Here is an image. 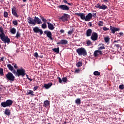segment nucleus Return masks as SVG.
Returning a JSON list of instances; mask_svg holds the SVG:
<instances>
[{
	"label": "nucleus",
	"mask_w": 124,
	"mask_h": 124,
	"mask_svg": "<svg viewBox=\"0 0 124 124\" xmlns=\"http://www.w3.org/2000/svg\"><path fill=\"white\" fill-rule=\"evenodd\" d=\"M0 38L3 42L5 44L7 43V44H9L11 42V39L9 38L8 36H6L4 32L3 29L2 27H0Z\"/></svg>",
	"instance_id": "1"
},
{
	"label": "nucleus",
	"mask_w": 124,
	"mask_h": 124,
	"mask_svg": "<svg viewBox=\"0 0 124 124\" xmlns=\"http://www.w3.org/2000/svg\"><path fill=\"white\" fill-rule=\"evenodd\" d=\"M27 21L29 24H31L33 25H35L36 24H40L43 23L41 19H40L38 17L36 16L34 17V19L30 16L28 17V18H27Z\"/></svg>",
	"instance_id": "2"
},
{
	"label": "nucleus",
	"mask_w": 124,
	"mask_h": 124,
	"mask_svg": "<svg viewBox=\"0 0 124 124\" xmlns=\"http://www.w3.org/2000/svg\"><path fill=\"white\" fill-rule=\"evenodd\" d=\"M13 74L15 75L16 77H19L21 76L22 77H24L27 75L26 73V70L23 68L18 69L16 70H14Z\"/></svg>",
	"instance_id": "3"
},
{
	"label": "nucleus",
	"mask_w": 124,
	"mask_h": 124,
	"mask_svg": "<svg viewBox=\"0 0 124 124\" xmlns=\"http://www.w3.org/2000/svg\"><path fill=\"white\" fill-rule=\"evenodd\" d=\"M76 52L79 56H87L88 54L87 50L84 47H80L78 48L76 50Z\"/></svg>",
	"instance_id": "4"
},
{
	"label": "nucleus",
	"mask_w": 124,
	"mask_h": 124,
	"mask_svg": "<svg viewBox=\"0 0 124 124\" xmlns=\"http://www.w3.org/2000/svg\"><path fill=\"white\" fill-rule=\"evenodd\" d=\"M5 78L11 82L15 81V76L11 72H8L5 76Z\"/></svg>",
	"instance_id": "5"
},
{
	"label": "nucleus",
	"mask_w": 124,
	"mask_h": 124,
	"mask_svg": "<svg viewBox=\"0 0 124 124\" xmlns=\"http://www.w3.org/2000/svg\"><path fill=\"white\" fill-rule=\"evenodd\" d=\"M13 104V101L12 100L8 99L6 101L1 102V106L3 108H6L11 107Z\"/></svg>",
	"instance_id": "6"
},
{
	"label": "nucleus",
	"mask_w": 124,
	"mask_h": 124,
	"mask_svg": "<svg viewBox=\"0 0 124 124\" xmlns=\"http://www.w3.org/2000/svg\"><path fill=\"white\" fill-rule=\"evenodd\" d=\"M91 39H92L93 41L97 40L98 39V34L95 32H93L92 35H91Z\"/></svg>",
	"instance_id": "7"
},
{
	"label": "nucleus",
	"mask_w": 124,
	"mask_h": 124,
	"mask_svg": "<svg viewBox=\"0 0 124 124\" xmlns=\"http://www.w3.org/2000/svg\"><path fill=\"white\" fill-rule=\"evenodd\" d=\"M33 31L34 32H35V33H40V35H42V34H43V31L42 29H40L39 27H34L33 29Z\"/></svg>",
	"instance_id": "8"
},
{
	"label": "nucleus",
	"mask_w": 124,
	"mask_h": 124,
	"mask_svg": "<svg viewBox=\"0 0 124 124\" xmlns=\"http://www.w3.org/2000/svg\"><path fill=\"white\" fill-rule=\"evenodd\" d=\"M45 34H46L47 37L49 38V39H50V40H53V38L52 37V34L50 31H44V35H45Z\"/></svg>",
	"instance_id": "9"
},
{
	"label": "nucleus",
	"mask_w": 124,
	"mask_h": 124,
	"mask_svg": "<svg viewBox=\"0 0 124 124\" xmlns=\"http://www.w3.org/2000/svg\"><path fill=\"white\" fill-rule=\"evenodd\" d=\"M58 8L64 11H68L70 10V7L66 5H59Z\"/></svg>",
	"instance_id": "10"
},
{
	"label": "nucleus",
	"mask_w": 124,
	"mask_h": 124,
	"mask_svg": "<svg viewBox=\"0 0 124 124\" xmlns=\"http://www.w3.org/2000/svg\"><path fill=\"white\" fill-rule=\"evenodd\" d=\"M75 14V15H77L78 16H80L81 19L86 21V16H85V14L76 13Z\"/></svg>",
	"instance_id": "11"
},
{
	"label": "nucleus",
	"mask_w": 124,
	"mask_h": 124,
	"mask_svg": "<svg viewBox=\"0 0 124 124\" xmlns=\"http://www.w3.org/2000/svg\"><path fill=\"white\" fill-rule=\"evenodd\" d=\"M68 41L67 40H62L57 43V45H66L68 44Z\"/></svg>",
	"instance_id": "12"
},
{
	"label": "nucleus",
	"mask_w": 124,
	"mask_h": 124,
	"mask_svg": "<svg viewBox=\"0 0 124 124\" xmlns=\"http://www.w3.org/2000/svg\"><path fill=\"white\" fill-rule=\"evenodd\" d=\"M69 17V15L67 14H64L63 16L60 17L63 21H68V19Z\"/></svg>",
	"instance_id": "13"
},
{
	"label": "nucleus",
	"mask_w": 124,
	"mask_h": 124,
	"mask_svg": "<svg viewBox=\"0 0 124 124\" xmlns=\"http://www.w3.org/2000/svg\"><path fill=\"white\" fill-rule=\"evenodd\" d=\"M93 18V14L90 13L85 16V21H89Z\"/></svg>",
	"instance_id": "14"
},
{
	"label": "nucleus",
	"mask_w": 124,
	"mask_h": 124,
	"mask_svg": "<svg viewBox=\"0 0 124 124\" xmlns=\"http://www.w3.org/2000/svg\"><path fill=\"white\" fill-rule=\"evenodd\" d=\"M110 30L113 34L115 33V31H120V28H116L115 27H112V26H110Z\"/></svg>",
	"instance_id": "15"
},
{
	"label": "nucleus",
	"mask_w": 124,
	"mask_h": 124,
	"mask_svg": "<svg viewBox=\"0 0 124 124\" xmlns=\"http://www.w3.org/2000/svg\"><path fill=\"white\" fill-rule=\"evenodd\" d=\"M87 37H90L93 34V30L91 29H88L85 33Z\"/></svg>",
	"instance_id": "16"
},
{
	"label": "nucleus",
	"mask_w": 124,
	"mask_h": 124,
	"mask_svg": "<svg viewBox=\"0 0 124 124\" xmlns=\"http://www.w3.org/2000/svg\"><path fill=\"white\" fill-rule=\"evenodd\" d=\"M16 8L15 7H13L12 8V14L13 15V16H16V17H18L19 16L17 14V13H16Z\"/></svg>",
	"instance_id": "17"
},
{
	"label": "nucleus",
	"mask_w": 124,
	"mask_h": 124,
	"mask_svg": "<svg viewBox=\"0 0 124 124\" xmlns=\"http://www.w3.org/2000/svg\"><path fill=\"white\" fill-rule=\"evenodd\" d=\"M4 114L9 116L11 114V110L9 108H6L4 111Z\"/></svg>",
	"instance_id": "18"
},
{
	"label": "nucleus",
	"mask_w": 124,
	"mask_h": 124,
	"mask_svg": "<svg viewBox=\"0 0 124 124\" xmlns=\"http://www.w3.org/2000/svg\"><path fill=\"white\" fill-rule=\"evenodd\" d=\"M47 24L48 25V28L49 30H50L51 31H53V30H54L55 27L53 24L50 23V22H47Z\"/></svg>",
	"instance_id": "19"
},
{
	"label": "nucleus",
	"mask_w": 124,
	"mask_h": 124,
	"mask_svg": "<svg viewBox=\"0 0 124 124\" xmlns=\"http://www.w3.org/2000/svg\"><path fill=\"white\" fill-rule=\"evenodd\" d=\"M52 85H53L52 83L45 84L44 85V88H45L46 89H49L52 87Z\"/></svg>",
	"instance_id": "20"
},
{
	"label": "nucleus",
	"mask_w": 124,
	"mask_h": 124,
	"mask_svg": "<svg viewBox=\"0 0 124 124\" xmlns=\"http://www.w3.org/2000/svg\"><path fill=\"white\" fill-rule=\"evenodd\" d=\"M7 67L8 69L12 72V73L14 74V71H16V70L14 68V67L11 64H7Z\"/></svg>",
	"instance_id": "21"
},
{
	"label": "nucleus",
	"mask_w": 124,
	"mask_h": 124,
	"mask_svg": "<svg viewBox=\"0 0 124 124\" xmlns=\"http://www.w3.org/2000/svg\"><path fill=\"white\" fill-rule=\"evenodd\" d=\"M50 105V102L49 100H46L44 101L43 106L45 107V108H47Z\"/></svg>",
	"instance_id": "22"
},
{
	"label": "nucleus",
	"mask_w": 124,
	"mask_h": 124,
	"mask_svg": "<svg viewBox=\"0 0 124 124\" xmlns=\"http://www.w3.org/2000/svg\"><path fill=\"white\" fill-rule=\"evenodd\" d=\"M27 95H31L32 96H34L35 94H34V92L32 90H29L26 93Z\"/></svg>",
	"instance_id": "23"
},
{
	"label": "nucleus",
	"mask_w": 124,
	"mask_h": 124,
	"mask_svg": "<svg viewBox=\"0 0 124 124\" xmlns=\"http://www.w3.org/2000/svg\"><path fill=\"white\" fill-rule=\"evenodd\" d=\"M10 32L12 33V34H15L16 32V28H13L10 30Z\"/></svg>",
	"instance_id": "24"
},
{
	"label": "nucleus",
	"mask_w": 124,
	"mask_h": 124,
	"mask_svg": "<svg viewBox=\"0 0 124 124\" xmlns=\"http://www.w3.org/2000/svg\"><path fill=\"white\" fill-rule=\"evenodd\" d=\"M40 18L41 19L42 21L44 23H47V19L45 18L44 16H40Z\"/></svg>",
	"instance_id": "25"
},
{
	"label": "nucleus",
	"mask_w": 124,
	"mask_h": 124,
	"mask_svg": "<svg viewBox=\"0 0 124 124\" xmlns=\"http://www.w3.org/2000/svg\"><path fill=\"white\" fill-rule=\"evenodd\" d=\"M52 51L55 53H59L60 52V48L58 47V48H53Z\"/></svg>",
	"instance_id": "26"
},
{
	"label": "nucleus",
	"mask_w": 124,
	"mask_h": 124,
	"mask_svg": "<svg viewBox=\"0 0 124 124\" xmlns=\"http://www.w3.org/2000/svg\"><path fill=\"white\" fill-rule=\"evenodd\" d=\"M108 7L107 6L104 5V4H102V5L100 6V9H102V10H105L107 9Z\"/></svg>",
	"instance_id": "27"
},
{
	"label": "nucleus",
	"mask_w": 124,
	"mask_h": 124,
	"mask_svg": "<svg viewBox=\"0 0 124 124\" xmlns=\"http://www.w3.org/2000/svg\"><path fill=\"white\" fill-rule=\"evenodd\" d=\"M86 44H87V46H90V45H93V43L92 42V41L91 40H87L86 41Z\"/></svg>",
	"instance_id": "28"
},
{
	"label": "nucleus",
	"mask_w": 124,
	"mask_h": 124,
	"mask_svg": "<svg viewBox=\"0 0 124 124\" xmlns=\"http://www.w3.org/2000/svg\"><path fill=\"white\" fill-rule=\"evenodd\" d=\"M93 75L95 76H100V72H99L97 71H94L93 72Z\"/></svg>",
	"instance_id": "29"
},
{
	"label": "nucleus",
	"mask_w": 124,
	"mask_h": 124,
	"mask_svg": "<svg viewBox=\"0 0 124 124\" xmlns=\"http://www.w3.org/2000/svg\"><path fill=\"white\" fill-rule=\"evenodd\" d=\"M76 104L80 105L81 104V99L80 98H78L76 100Z\"/></svg>",
	"instance_id": "30"
},
{
	"label": "nucleus",
	"mask_w": 124,
	"mask_h": 124,
	"mask_svg": "<svg viewBox=\"0 0 124 124\" xmlns=\"http://www.w3.org/2000/svg\"><path fill=\"white\" fill-rule=\"evenodd\" d=\"M77 66L78 67V68H79L80 67V66H82V62H78L77 64H76Z\"/></svg>",
	"instance_id": "31"
},
{
	"label": "nucleus",
	"mask_w": 124,
	"mask_h": 124,
	"mask_svg": "<svg viewBox=\"0 0 124 124\" xmlns=\"http://www.w3.org/2000/svg\"><path fill=\"white\" fill-rule=\"evenodd\" d=\"M104 40L106 43H108L110 41V38H109V37H106L104 38Z\"/></svg>",
	"instance_id": "32"
},
{
	"label": "nucleus",
	"mask_w": 124,
	"mask_h": 124,
	"mask_svg": "<svg viewBox=\"0 0 124 124\" xmlns=\"http://www.w3.org/2000/svg\"><path fill=\"white\" fill-rule=\"evenodd\" d=\"M62 82H65V83H67V81H68V79L66 77H63L62 78Z\"/></svg>",
	"instance_id": "33"
},
{
	"label": "nucleus",
	"mask_w": 124,
	"mask_h": 124,
	"mask_svg": "<svg viewBox=\"0 0 124 124\" xmlns=\"http://www.w3.org/2000/svg\"><path fill=\"white\" fill-rule=\"evenodd\" d=\"M42 29H46V28H47V25H46V23H44L42 25Z\"/></svg>",
	"instance_id": "34"
},
{
	"label": "nucleus",
	"mask_w": 124,
	"mask_h": 124,
	"mask_svg": "<svg viewBox=\"0 0 124 124\" xmlns=\"http://www.w3.org/2000/svg\"><path fill=\"white\" fill-rule=\"evenodd\" d=\"M73 32H74V30H73V28L72 30L68 31V34H69L70 35H71L73 33Z\"/></svg>",
	"instance_id": "35"
},
{
	"label": "nucleus",
	"mask_w": 124,
	"mask_h": 124,
	"mask_svg": "<svg viewBox=\"0 0 124 124\" xmlns=\"http://www.w3.org/2000/svg\"><path fill=\"white\" fill-rule=\"evenodd\" d=\"M16 38H19V37H21V34L19 32V31H18L16 33Z\"/></svg>",
	"instance_id": "36"
},
{
	"label": "nucleus",
	"mask_w": 124,
	"mask_h": 124,
	"mask_svg": "<svg viewBox=\"0 0 124 124\" xmlns=\"http://www.w3.org/2000/svg\"><path fill=\"white\" fill-rule=\"evenodd\" d=\"M0 75L1 76H4L3 69L2 68H0Z\"/></svg>",
	"instance_id": "37"
},
{
	"label": "nucleus",
	"mask_w": 124,
	"mask_h": 124,
	"mask_svg": "<svg viewBox=\"0 0 124 124\" xmlns=\"http://www.w3.org/2000/svg\"><path fill=\"white\" fill-rule=\"evenodd\" d=\"M98 56V50H95L94 52V57H97Z\"/></svg>",
	"instance_id": "38"
},
{
	"label": "nucleus",
	"mask_w": 124,
	"mask_h": 124,
	"mask_svg": "<svg viewBox=\"0 0 124 124\" xmlns=\"http://www.w3.org/2000/svg\"><path fill=\"white\" fill-rule=\"evenodd\" d=\"M80 71H81V69H76L75 71V74H79V73H80Z\"/></svg>",
	"instance_id": "39"
},
{
	"label": "nucleus",
	"mask_w": 124,
	"mask_h": 124,
	"mask_svg": "<svg viewBox=\"0 0 124 124\" xmlns=\"http://www.w3.org/2000/svg\"><path fill=\"white\" fill-rule=\"evenodd\" d=\"M98 26L100 27H101L103 26V21H100L98 24Z\"/></svg>",
	"instance_id": "40"
},
{
	"label": "nucleus",
	"mask_w": 124,
	"mask_h": 124,
	"mask_svg": "<svg viewBox=\"0 0 124 124\" xmlns=\"http://www.w3.org/2000/svg\"><path fill=\"white\" fill-rule=\"evenodd\" d=\"M93 16L94 17V18H96L97 17L96 15V12L95 11V12L92 14V17Z\"/></svg>",
	"instance_id": "41"
},
{
	"label": "nucleus",
	"mask_w": 124,
	"mask_h": 124,
	"mask_svg": "<svg viewBox=\"0 0 124 124\" xmlns=\"http://www.w3.org/2000/svg\"><path fill=\"white\" fill-rule=\"evenodd\" d=\"M39 88V87L38 86L36 85L34 87L33 90L34 91H36Z\"/></svg>",
	"instance_id": "42"
},
{
	"label": "nucleus",
	"mask_w": 124,
	"mask_h": 124,
	"mask_svg": "<svg viewBox=\"0 0 124 124\" xmlns=\"http://www.w3.org/2000/svg\"><path fill=\"white\" fill-rule=\"evenodd\" d=\"M8 16V13L7 12H4V17L7 18Z\"/></svg>",
	"instance_id": "43"
},
{
	"label": "nucleus",
	"mask_w": 124,
	"mask_h": 124,
	"mask_svg": "<svg viewBox=\"0 0 124 124\" xmlns=\"http://www.w3.org/2000/svg\"><path fill=\"white\" fill-rule=\"evenodd\" d=\"M58 79L59 83L62 84V79L60 77H58Z\"/></svg>",
	"instance_id": "44"
},
{
	"label": "nucleus",
	"mask_w": 124,
	"mask_h": 124,
	"mask_svg": "<svg viewBox=\"0 0 124 124\" xmlns=\"http://www.w3.org/2000/svg\"><path fill=\"white\" fill-rule=\"evenodd\" d=\"M13 23L16 26L18 25V21L17 20L13 21Z\"/></svg>",
	"instance_id": "45"
},
{
	"label": "nucleus",
	"mask_w": 124,
	"mask_h": 124,
	"mask_svg": "<svg viewBox=\"0 0 124 124\" xmlns=\"http://www.w3.org/2000/svg\"><path fill=\"white\" fill-rule=\"evenodd\" d=\"M118 37H121V36H124V33L123 32H120L118 35Z\"/></svg>",
	"instance_id": "46"
},
{
	"label": "nucleus",
	"mask_w": 124,
	"mask_h": 124,
	"mask_svg": "<svg viewBox=\"0 0 124 124\" xmlns=\"http://www.w3.org/2000/svg\"><path fill=\"white\" fill-rule=\"evenodd\" d=\"M34 56L35 58H39V55H38V52H35V53H34Z\"/></svg>",
	"instance_id": "47"
},
{
	"label": "nucleus",
	"mask_w": 124,
	"mask_h": 124,
	"mask_svg": "<svg viewBox=\"0 0 124 124\" xmlns=\"http://www.w3.org/2000/svg\"><path fill=\"white\" fill-rule=\"evenodd\" d=\"M101 3H98V4H96L95 6V7H96V8H99V9H100V5H101Z\"/></svg>",
	"instance_id": "48"
},
{
	"label": "nucleus",
	"mask_w": 124,
	"mask_h": 124,
	"mask_svg": "<svg viewBox=\"0 0 124 124\" xmlns=\"http://www.w3.org/2000/svg\"><path fill=\"white\" fill-rule=\"evenodd\" d=\"M119 89H121V90H124V85H120L119 86Z\"/></svg>",
	"instance_id": "49"
},
{
	"label": "nucleus",
	"mask_w": 124,
	"mask_h": 124,
	"mask_svg": "<svg viewBox=\"0 0 124 124\" xmlns=\"http://www.w3.org/2000/svg\"><path fill=\"white\" fill-rule=\"evenodd\" d=\"M14 67L16 69V70H18V66L17 65V64H15L14 65Z\"/></svg>",
	"instance_id": "50"
},
{
	"label": "nucleus",
	"mask_w": 124,
	"mask_h": 124,
	"mask_svg": "<svg viewBox=\"0 0 124 124\" xmlns=\"http://www.w3.org/2000/svg\"><path fill=\"white\" fill-rule=\"evenodd\" d=\"M26 77L28 79H29L30 81H32L33 79H31V78H29V76L28 75H26Z\"/></svg>",
	"instance_id": "51"
},
{
	"label": "nucleus",
	"mask_w": 124,
	"mask_h": 124,
	"mask_svg": "<svg viewBox=\"0 0 124 124\" xmlns=\"http://www.w3.org/2000/svg\"><path fill=\"white\" fill-rule=\"evenodd\" d=\"M103 31H109V28H107V27H103Z\"/></svg>",
	"instance_id": "52"
},
{
	"label": "nucleus",
	"mask_w": 124,
	"mask_h": 124,
	"mask_svg": "<svg viewBox=\"0 0 124 124\" xmlns=\"http://www.w3.org/2000/svg\"><path fill=\"white\" fill-rule=\"evenodd\" d=\"M104 49H105V47H104V46H100L98 48V50H103Z\"/></svg>",
	"instance_id": "53"
},
{
	"label": "nucleus",
	"mask_w": 124,
	"mask_h": 124,
	"mask_svg": "<svg viewBox=\"0 0 124 124\" xmlns=\"http://www.w3.org/2000/svg\"><path fill=\"white\" fill-rule=\"evenodd\" d=\"M4 59H5V58H4V57H1V58H0V62H4Z\"/></svg>",
	"instance_id": "54"
},
{
	"label": "nucleus",
	"mask_w": 124,
	"mask_h": 124,
	"mask_svg": "<svg viewBox=\"0 0 124 124\" xmlns=\"http://www.w3.org/2000/svg\"><path fill=\"white\" fill-rule=\"evenodd\" d=\"M98 53H99L100 55H103L102 51L98 50Z\"/></svg>",
	"instance_id": "55"
},
{
	"label": "nucleus",
	"mask_w": 124,
	"mask_h": 124,
	"mask_svg": "<svg viewBox=\"0 0 124 124\" xmlns=\"http://www.w3.org/2000/svg\"><path fill=\"white\" fill-rule=\"evenodd\" d=\"M60 32L61 33H64L65 32V31L63 29H62L60 30Z\"/></svg>",
	"instance_id": "56"
},
{
	"label": "nucleus",
	"mask_w": 124,
	"mask_h": 124,
	"mask_svg": "<svg viewBox=\"0 0 124 124\" xmlns=\"http://www.w3.org/2000/svg\"><path fill=\"white\" fill-rule=\"evenodd\" d=\"M63 2L66 4L68 3V1L67 0H63Z\"/></svg>",
	"instance_id": "57"
},
{
	"label": "nucleus",
	"mask_w": 124,
	"mask_h": 124,
	"mask_svg": "<svg viewBox=\"0 0 124 124\" xmlns=\"http://www.w3.org/2000/svg\"><path fill=\"white\" fill-rule=\"evenodd\" d=\"M114 46H115L116 47H117L118 48H119V47L120 46V45L119 44H115L114 45Z\"/></svg>",
	"instance_id": "58"
},
{
	"label": "nucleus",
	"mask_w": 124,
	"mask_h": 124,
	"mask_svg": "<svg viewBox=\"0 0 124 124\" xmlns=\"http://www.w3.org/2000/svg\"><path fill=\"white\" fill-rule=\"evenodd\" d=\"M69 5L72 6L73 4L72 3H67Z\"/></svg>",
	"instance_id": "59"
},
{
	"label": "nucleus",
	"mask_w": 124,
	"mask_h": 124,
	"mask_svg": "<svg viewBox=\"0 0 124 124\" xmlns=\"http://www.w3.org/2000/svg\"><path fill=\"white\" fill-rule=\"evenodd\" d=\"M104 2H109V0H103Z\"/></svg>",
	"instance_id": "60"
},
{
	"label": "nucleus",
	"mask_w": 124,
	"mask_h": 124,
	"mask_svg": "<svg viewBox=\"0 0 124 124\" xmlns=\"http://www.w3.org/2000/svg\"><path fill=\"white\" fill-rule=\"evenodd\" d=\"M90 23V26L92 27L93 26V24L91 22H89Z\"/></svg>",
	"instance_id": "61"
},
{
	"label": "nucleus",
	"mask_w": 124,
	"mask_h": 124,
	"mask_svg": "<svg viewBox=\"0 0 124 124\" xmlns=\"http://www.w3.org/2000/svg\"><path fill=\"white\" fill-rule=\"evenodd\" d=\"M118 41H119V40H118V41H116V40H115V41H114V43H117V42H118Z\"/></svg>",
	"instance_id": "62"
},
{
	"label": "nucleus",
	"mask_w": 124,
	"mask_h": 124,
	"mask_svg": "<svg viewBox=\"0 0 124 124\" xmlns=\"http://www.w3.org/2000/svg\"><path fill=\"white\" fill-rule=\"evenodd\" d=\"M64 123L67 124L68 123V122H67L66 121H65V122H64Z\"/></svg>",
	"instance_id": "63"
},
{
	"label": "nucleus",
	"mask_w": 124,
	"mask_h": 124,
	"mask_svg": "<svg viewBox=\"0 0 124 124\" xmlns=\"http://www.w3.org/2000/svg\"><path fill=\"white\" fill-rule=\"evenodd\" d=\"M28 0H23V2H26Z\"/></svg>",
	"instance_id": "64"
}]
</instances>
